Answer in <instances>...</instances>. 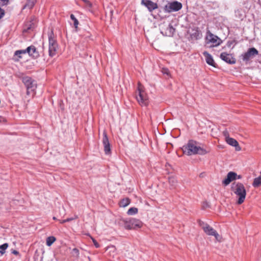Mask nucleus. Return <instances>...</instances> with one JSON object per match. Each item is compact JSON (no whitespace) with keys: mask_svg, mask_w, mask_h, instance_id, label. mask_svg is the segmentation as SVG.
Here are the masks:
<instances>
[{"mask_svg":"<svg viewBox=\"0 0 261 261\" xmlns=\"http://www.w3.org/2000/svg\"><path fill=\"white\" fill-rule=\"evenodd\" d=\"M198 143L193 140H189L188 143L182 147L184 153L188 155L199 154H205L207 151L198 146Z\"/></svg>","mask_w":261,"mask_h":261,"instance_id":"nucleus-1","label":"nucleus"},{"mask_svg":"<svg viewBox=\"0 0 261 261\" xmlns=\"http://www.w3.org/2000/svg\"><path fill=\"white\" fill-rule=\"evenodd\" d=\"M231 190L238 197L237 203L241 204L245 199L246 191L244 185L239 182H234L231 187Z\"/></svg>","mask_w":261,"mask_h":261,"instance_id":"nucleus-2","label":"nucleus"},{"mask_svg":"<svg viewBox=\"0 0 261 261\" xmlns=\"http://www.w3.org/2000/svg\"><path fill=\"white\" fill-rule=\"evenodd\" d=\"M124 228L126 229H136L141 228L142 225V222L138 219L132 218L128 219H122L120 220Z\"/></svg>","mask_w":261,"mask_h":261,"instance_id":"nucleus-3","label":"nucleus"},{"mask_svg":"<svg viewBox=\"0 0 261 261\" xmlns=\"http://www.w3.org/2000/svg\"><path fill=\"white\" fill-rule=\"evenodd\" d=\"M198 224L207 235L214 236L217 241H220L221 238L220 235L208 224L201 220L198 221Z\"/></svg>","mask_w":261,"mask_h":261,"instance_id":"nucleus-4","label":"nucleus"},{"mask_svg":"<svg viewBox=\"0 0 261 261\" xmlns=\"http://www.w3.org/2000/svg\"><path fill=\"white\" fill-rule=\"evenodd\" d=\"M22 82L27 88V94L28 95H34V91L37 87L36 82L31 77L25 76L23 77Z\"/></svg>","mask_w":261,"mask_h":261,"instance_id":"nucleus-5","label":"nucleus"},{"mask_svg":"<svg viewBox=\"0 0 261 261\" xmlns=\"http://www.w3.org/2000/svg\"><path fill=\"white\" fill-rule=\"evenodd\" d=\"M49 41V55L50 57L54 56L57 53L58 48V43L54 38V35L53 30L48 34Z\"/></svg>","mask_w":261,"mask_h":261,"instance_id":"nucleus-6","label":"nucleus"},{"mask_svg":"<svg viewBox=\"0 0 261 261\" xmlns=\"http://www.w3.org/2000/svg\"><path fill=\"white\" fill-rule=\"evenodd\" d=\"M137 93L138 94L136 95V98L140 105L146 106L148 103V98L145 92L142 89V86L140 83L138 84Z\"/></svg>","mask_w":261,"mask_h":261,"instance_id":"nucleus-7","label":"nucleus"},{"mask_svg":"<svg viewBox=\"0 0 261 261\" xmlns=\"http://www.w3.org/2000/svg\"><path fill=\"white\" fill-rule=\"evenodd\" d=\"M205 42L207 44L210 43L212 44L211 46H217L221 43V40L217 36L213 34L208 30L206 32Z\"/></svg>","mask_w":261,"mask_h":261,"instance_id":"nucleus-8","label":"nucleus"},{"mask_svg":"<svg viewBox=\"0 0 261 261\" xmlns=\"http://www.w3.org/2000/svg\"><path fill=\"white\" fill-rule=\"evenodd\" d=\"M182 8V4L177 1H174L168 3L164 7L165 11L170 13L172 11H177Z\"/></svg>","mask_w":261,"mask_h":261,"instance_id":"nucleus-9","label":"nucleus"},{"mask_svg":"<svg viewBox=\"0 0 261 261\" xmlns=\"http://www.w3.org/2000/svg\"><path fill=\"white\" fill-rule=\"evenodd\" d=\"M258 54V50L254 48H250L247 51L244 55H242V59L246 63H247L250 59L253 58L255 56Z\"/></svg>","mask_w":261,"mask_h":261,"instance_id":"nucleus-10","label":"nucleus"},{"mask_svg":"<svg viewBox=\"0 0 261 261\" xmlns=\"http://www.w3.org/2000/svg\"><path fill=\"white\" fill-rule=\"evenodd\" d=\"M190 35L189 40L191 41L196 40L202 37V34L198 28L194 27L188 31Z\"/></svg>","mask_w":261,"mask_h":261,"instance_id":"nucleus-11","label":"nucleus"},{"mask_svg":"<svg viewBox=\"0 0 261 261\" xmlns=\"http://www.w3.org/2000/svg\"><path fill=\"white\" fill-rule=\"evenodd\" d=\"M102 144L104 146L105 153L107 154H110L111 153V147L107 133L105 130L103 132Z\"/></svg>","mask_w":261,"mask_h":261,"instance_id":"nucleus-12","label":"nucleus"},{"mask_svg":"<svg viewBox=\"0 0 261 261\" xmlns=\"http://www.w3.org/2000/svg\"><path fill=\"white\" fill-rule=\"evenodd\" d=\"M220 58L230 64H233L236 62L235 58H233L231 55L226 53H222L220 55Z\"/></svg>","mask_w":261,"mask_h":261,"instance_id":"nucleus-13","label":"nucleus"},{"mask_svg":"<svg viewBox=\"0 0 261 261\" xmlns=\"http://www.w3.org/2000/svg\"><path fill=\"white\" fill-rule=\"evenodd\" d=\"M237 174L230 171L228 173L226 178L222 181V184L225 186L229 185L232 181L237 179Z\"/></svg>","mask_w":261,"mask_h":261,"instance_id":"nucleus-14","label":"nucleus"},{"mask_svg":"<svg viewBox=\"0 0 261 261\" xmlns=\"http://www.w3.org/2000/svg\"><path fill=\"white\" fill-rule=\"evenodd\" d=\"M141 4L144 5L150 12L158 8L157 4L150 0H142Z\"/></svg>","mask_w":261,"mask_h":261,"instance_id":"nucleus-15","label":"nucleus"},{"mask_svg":"<svg viewBox=\"0 0 261 261\" xmlns=\"http://www.w3.org/2000/svg\"><path fill=\"white\" fill-rule=\"evenodd\" d=\"M226 142L229 145L235 147L236 150L240 151L241 150V148L240 146L238 141L232 138H227V139L226 140Z\"/></svg>","mask_w":261,"mask_h":261,"instance_id":"nucleus-16","label":"nucleus"},{"mask_svg":"<svg viewBox=\"0 0 261 261\" xmlns=\"http://www.w3.org/2000/svg\"><path fill=\"white\" fill-rule=\"evenodd\" d=\"M203 56L205 58L206 63L213 67H216V64L213 60L212 56L207 51H204L203 53Z\"/></svg>","mask_w":261,"mask_h":261,"instance_id":"nucleus-17","label":"nucleus"},{"mask_svg":"<svg viewBox=\"0 0 261 261\" xmlns=\"http://www.w3.org/2000/svg\"><path fill=\"white\" fill-rule=\"evenodd\" d=\"M27 51L30 56L33 58H37L39 56V54L38 51H37L36 47L33 45L29 46L27 48Z\"/></svg>","mask_w":261,"mask_h":261,"instance_id":"nucleus-18","label":"nucleus"},{"mask_svg":"<svg viewBox=\"0 0 261 261\" xmlns=\"http://www.w3.org/2000/svg\"><path fill=\"white\" fill-rule=\"evenodd\" d=\"M36 2V0H27V3L23 6V9H25V8L32 9L34 7Z\"/></svg>","mask_w":261,"mask_h":261,"instance_id":"nucleus-19","label":"nucleus"},{"mask_svg":"<svg viewBox=\"0 0 261 261\" xmlns=\"http://www.w3.org/2000/svg\"><path fill=\"white\" fill-rule=\"evenodd\" d=\"M175 32V29L171 24H169L167 28L166 34L167 36H172Z\"/></svg>","mask_w":261,"mask_h":261,"instance_id":"nucleus-20","label":"nucleus"},{"mask_svg":"<svg viewBox=\"0 0 261 261\" xmlns=\"http://www.w3.org/2000/svg\"><path fill=\"white\" fill-rule=\"evenodd\" d=\"M130 199L128 198L123 199L119 202L120 206L124 207L127 206L130 203Z\"/></svg>","mask_w":261,"mask_h":261,"instance_id":"nucleus-21","label":"nucleus"},{"mask_svg":"<svg viewBox=\"0 0 261 261\" xmlns=\"http://www.w3.org/2000/svg\"><path fill=\"white\" fill-rule=\"evenodd\" d=\"M261 185V175H259L258 177L255 178L254 179L253 182L252 183V186L256 188L260 186Z\"/></svg>","mask_w":261,"mask_h":261,"instance_id":"nucleus-22","label":"nucleus"},{"mask_svg":"<svg viewBox=\"0 0 261 261\" xmlns=\"http://www.w3.org/2000/svg\"><path fill=\"white\" fill-rule=\"evenodd\" d=\"M56 240V239L54 236H50L46 239V245L50 246Z\"/></svg>","mask_w":261,"mask_h":261,"instance_id":"nucleus-23","label":"nucleus"},{"mask_svg":"<svg viewBox=\"0 0 261 261\" xmlns=\"http://www.w3.org/2000/svg\"><path fill=\"white\" fill-rule=\"evenodd\" d=\"M9 244L8 243H4V244L0 245V254L2 255L4 254Z\"/></svg>","mask_w":261,"mask_h":261,"instance_id":"nucleus-24","label":"nucleus"},{"mask_svg":"<svg viewBox=\"0 0 261 261\" xmlns=\"http://www.w3.org/2000/svg\"><path fill=\"white\" fill-rule=\"evenodd\" d=\"M85 4V7L90 10L92 7V3L88 0H81Z\"/></svg>","mask_w":261,"mask_h":261,"instance_id":"nucleus-25","label":"nucleus"},{"mask_svg":"<svg viewBox=\"0 0 261 261\" xmlns=\"http://www.w3.org/2000/svg\"><path fill=\"white\" fill-rule=\"evenodd\" d=\"M138 213V209L136 207H131L127 211V214L132 215L136 214Z\"/></svg>","mask_w":261,"mask_h":261,"instance_id":"nucleus-26","label":"nucleus"},{"mask_svg":"<svg viewBox=\"0 0 261 261\" xmlns=\"http://www.w3.org/2000/svg\"><path fill=\"white\" fill-rule=\"evenodd\" d=\"M70 18L73 21V24H74L75 28L77 29L78 24H79V21L75 17V16L73 14L70 15Z\"/></svg>","mask_w":261,"mask_h":261,"instance_id":"nucleus-27","label":"nucleus"},{"mask_svg":"<svg viewBox=\"0 0 261 261\" xmlns=\"http://www.w3.org/2000/svg\"><path fill=\"white\" fill-rule=\"evenodd\" d=\"M27 53V49H23V50H17V51H15V56H19V58H21V56H20V55L21 54H25Z\"/></svg>","mask_w":261,"mask_h":261,"instance_id":"nucleus-28","label":"nucleus"},{"mask_svg":"<svg viewBox=\"0 0 261 261\" xmlns=\"http://www.w3.org/2000/svg\"><path fill=\"white\" fill-rule=\"evenodd\" d=\"M169 182L171 186H174L176 182V180L173 177H169Z\"/></svg>","mask_w":261,"mask_h":261,"instance_id":"nucleus-29","label":"nucleus"},{"mask_svg":"<svg viewBox=\"0 0 261 261\" xmlns=\"http://www.w3.org/2000/svg\"><path fill=\"white\" fill-rule=\"evenodd\" d=\"M73 252V255L75 256L76 257L78 258L79 257V250L77 248H74L72 250Z\"/></svg>","mask_w":261,"mask_h":261,"instance_id":"nucleus-30","label":"nucleus"},{"mask_svg":"<svg viewBox=\"0 0 261 261\" xmlns=\"http://www.w3.org/2000/svg\"><path fill=\"white\" fill-rule=\"evenodd\" d=\"M209 207L210 204L207 202L204 201L202 203V207L203 210H205Z\"/></svg>","mask_w":261,"mask_h":261,"instance_id":"nucleus-31","label":"nucleus"},{"mask_svg":"<svg viewBox=\"0 0 261 261\" xmlns=\"http://www.w3.org/2000/svg\"><path fill=\"white\" fill-rule=\"evenodd\" d=\"M91 239L92 240V242H93L94 245L95 246V247L97 248H99L100 245L97 242V241L93 238H92V237H91Z\"/></svg>","mask_w":261,"mask_h":261,"instance_id":"nucleus-32","label":"nucleus"},{"mask_svg":"<svg viewBox=\"0 0 261 261\" xmlns=\"http://www.w3.org/2000/svg\"><path fill=\"white\" fill-rule=\"evenodd\" d=\"M9 0H0V5L2 6L7 5Z\"/></svg>","mask_w":261,"mask_h":261,"instance_id":"nucleus-33","label":"nucleus"},{"mask_svg":"<svg viewBox=\"0 0 261 261\" xmlns=\"http://www.w3.org/2000/svg\"><path fill=\"white\" fill-rule=\"evenodd\" d=\"M223 136L225 137V141L227 139V138H230L229 137V133H228V132L227 130L224 131L223 133Z\"/></svg>","mask_w":261,"mask_h":261,"instance_id":"nucleus-34","label":"nucleus"},{"mask_svg":"<svg viewBox=\"0 0 261 261\" xmlns=\"http://www.w3.org/2000/svg\"><path fill=\"white\" fill-rule=\"evenodd\" d=\"M5 15V11L0 7V19H1Z\"/></svg>","mask_w":261,"mask_h":261,"instance_id":"nucleus-35","label":"nucleus"},{"mask_svg":"<svg viewBox=\"0 0 261 261\" xmlns=\"http://www.w3.org/2000/svg\"><path fill=\"white\" fill-rule=\"evenodd\" d=\"M77 218V216H75V217H74V218H69L66 219V221L69 222V221H71L73 220L74 219H76Z\"/></svg>","mask_w":261,"mask_h":261,"instance_id":"nucleus-36","label":"nucleus"},{"mask_svg":"<svg viewBox=\"0 0 261 261\" xmlns=\"http://www.w3.org/2000/svg\"><path fill=\"white\" fill-rule=\"evenodd\" d=\"M12 253L16 255H18L19 254V252L15 250H12Z\"/></svg>","mask_w":261,"mask_h":261,"instance_id":"nucleus-37","label":"nucleus"},{"mask_svg":"<svg viewBox=\"0 0 261 261\" xmlns=\"http://www.w3.org/2000/svg\"><path fill=\"white\" fill-rule=\"evenodd\" d=\"M60 222L61 223H64L65 222H67V221H66V219L60 221Z\"/></svg>","mask_w":261,"mask_h":261,"instance_id":"nucleus-38","label":"nucleus"},{"mask_svg":"<svg viewBox=\"0 0 261 261\" xmlns=\"http://www.w3.org/2000/svg\"><path fill=\"white\" fill-rule=\"evenodd\" d=\"M165 71L164 72V73L168 74V69H164Z\"/></svg>","mask_w":261,"mask_h":261,"instance_id":"nucleus-39","label":"nucleus"},{"mask_svg":"<svg viewBox=\"0 0 261 261\" xmlns=\"http://www.w3.org/2000/svg\"><path fill=\"white\" fill-rule=\"evenodd\" d=\"M241 175H237V179H240L241 178Z\"/></svg>","mask_w":261,"mask_h":261,"instance_id":"nucleus-40","label":"nucleus"},{"mask_svg":"<svg viewBox=\"0 0 261 261\" xmlns=\"http://www.w3.org/2000/svg\"><path fill=\"white\" fill-rule=\"evenodd\" d=\"M53 219H54V220H56V219H57V218H56V217H53Z\"/></svg>","mask_w":261,"mask_h":261,"instance_id":"nucleus-41","label":"nucleus"},{"mask_svg":"<svg viewBox=\"0 0 261 261\" xmlns=\"http://www.w3.org/2000/svg\"><path fill=\"white\" fill-rule=\"evenodd\" d=\"M30 29H31V27H30L28 28V29H27V30H30Z\"/></svg>","mask_w":261,"mask_h":261,"instance_id":"nucleus-42","label":"nucleus"},{"mask_svg":"<svg viewBox=\"0 0 261 261\" xmlns=\"http://www.w3.org/2000/svg\"><path fill=\"white\" fill-rule=\"evenodd\" d=\"M260 175H261V171H260Z\"/></svg>","mask_w":261,"mask_h":261,"instance_id":"nucleus-43","label":"nucleus"}]
</instances>
